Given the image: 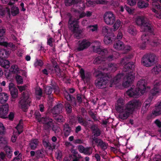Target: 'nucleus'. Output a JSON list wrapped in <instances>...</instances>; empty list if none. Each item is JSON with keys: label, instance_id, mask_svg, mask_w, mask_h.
I'll use <instances>...</instances> for the list:
<instances>
[{"label": "nucleus", "instance_id": "37", "mask_svg": "<svg viewBox=\"0 0 161 161\" xmlns=\"http://www.w3.org/2000/svg\"><path fill=\"white\" fill-rule=\"evenodd\" d=\"M19 13V9L18 7L13 6L11 9V13L13 16H14Z\"/></svg>", "mask_w": 161, "mask_h": 161}, {"label": "nucleus", "instance_id": "10", "mask_svg": "<svg viewBox=\"0 0 161 161\" xmlns=\"http://www.w3.org/2000/svg\"><path fill=\"white\" fill-rule=\"evenodd\" d=\"M135 77V73L130 72L124 78L122 85L125 87H127L130 85L134 81Z\"/></svg>", "mask_w": 161, "mask_h": 161}, {"label": "nucleus", "instance_id": "43", "mask_svg": "<svg viewBox=\"0 0 161 161\" xmlns=\"http://www.w3.org/2000/svg\"><path fill=\"white\" fill-rule=\"evenodd\" d=\"M109 27L107 25L103 26L102 29V33L104 35L106 36L109 32Z\"/></svg>", "mask_w": 161, "mask_h": 161}, {"label": "nucleus", "instance_id": "39", "mask_svg": "<svg viewBox=\"0 0 161 161\" xmlns=\"http://www.w3.org/2000/svg\"><path fill=\"white\" fill-rule=\"evenodd\" d=\"M98 28V25L95 24L93 25H90L87 26V29H89V31L94 32L97 31Z\"/></svg>", "mask_w": 161, "mask_h": 161}, {"label": "nucleus", "instance_id": "58", "mask_svg": "<svg viewBox=\"0 0 161 161\" xmlns=\"http://www.w3.org/2000/svg\"><path fill=\"white\" fill-rule=\"evenodd\" d=\"M62 153L60 150H58L55 153V156L58 159H60L62 157Z\"/></svg>", "mask_w": 161, "mask_h": 161}, {"label": "nucleus", "instance_id": "61", "mask_svg": "<svg viewBox=\"0 0 161 161\" xmlns=\"http://www.w3.org/2000/svg\"><path fill=\"white\" fill-rule=\"evenodd\" d=\"M54 41V40L52 37L48 38L47 42V44L51 47H52L53 46V42Z\"/></svg>", "mask_w": 161, "mask_h": 161}, {"label": "nucleus", "instance_id": "18", "mask_svg": "<svg viewBox=\"0 0 161 161\" xmlns=\"http://www.w3.org/2000/svg\"><path fill=\"white\" fill-rule=\"evenodd\" d=\"M93 140L97 144V146H99L101 148L104 150H105L107 148L108 144L103 142L101 139H98L94 137L93 138Z\"/></svg>", "mask_w": 161, "mask_h": 161}, {"label": "nucleus", "instance_id": "51", "mask_svg": "<svg viewBox=\"0 0 161 161\" xmlns=\"http://www.w3.org/2000/svg\"><path fill=\"white\" fill-rule=\"evenodd\" d=\"M5 128L3 124L0 123V135H2L5 134Z\"/></svg>", "mask_w": 161, "mask_h": 161}, {"label": "nucleus", "instance_id": "21", "mask_svg": "<svg viewBox=\"0 0 161 161\" xmlns=\"http://www.w3.org/2000/svg\"><path fill=\"white\" fill-rule=\"evenodd\" d=\"M108 53L107 55H106L105 56H103L104 57V61H112L114 59L118 58V56H119V53L117 52L114 53V55H110L108 56Z\"/></svg>", "mask_w": 161, "mask_h": 161}, {"label": "nucleus", "instance_id": "42", "mask_svg": "<svg viewBox=\"0 0 161 161\" xmlns=\"http://www.w3.org/2000/svg\"><path fill=\"white\" fill-rule=\"evenodd\" d=\"M153 1L152 3V6L153 7L157 9L160 8V5L158 2H160V0H152Z\"/></svg>", "mask_w": 161, "mask_h": 161}, {"label": "nucleus", "instance_id": "12", "mask_svg": "<svg viewBox=\"0 0 161 161\" xmlns=\"http://www.w3.org/2000/svg\"><path fill=\"white\" fill-rule=\"evenodd\" d=\"M147 80L145 79H141L139 80L137 84L136 88L141 95L144 94L147 87Z\"/></svg>", "mask_w": 161, "mask_h": 161}, {"label": "nucleus", "instance_id": "23", "mask_svg": "<svg viewBox=\"0 0 161 161\" xmlns=\"http://www.w3.org/2000/svg\"><path fill=\"white\" fill-rule=\"evenodd\" d=\"M6 11L4 10L2 6H0V17H3L5 15L10 17V11L9 8H6Z\"/></svg>", "mask_w": 161, "mask_h": 161}, {"label": "nucleus", "instance_id": "53", "mask_svg": "<svg viewBox=\"0 0 161 161\" xmlns=\"http://www.w3.org/2000/svg\"><path fill=\"white\" fill-rule=\"evenodd\" d=\"M35 93L36 95L41 96L42 94V91L40 87H36L35 89Z\"/></svg>", "mask_w": 161, "mask_h": 161}, {"label": "nucleus", "instance_id": "22", "mask_svg": "<svg viewBox=\"0 0 161 161\" xmlns=\"http://www.w3.org/2000/svg\"><path fill=\"white\" fill-rule=\"evenodd\" d=\"M150 93L152 97H157L161 93V89L159 86H153V88L150 91Z\"/></svg>", "mask_w": 161, "mask_h": 161}, {"label": "nucleus", "instance_id": "9", "mask_svg": "<svg viewBox=\"0 0 161 161\" xmlns=\"http://www.w3.org/2000/svg\"><path fill=\"white\" fill-rule=\"evenodd\" d=\"M91 45V43L88 40L83 39L79 41L77 45L75 47L74 50L76 52L82 51L87 48Z\"/></svg>", "mask_w": 161, "mask_h": 161}, {"label": "nucleus", "instance_id": "45", "mask_svg": "<svg viewBox=\"0 0 161 161\" xmlns=\"http://www.w3.org/2000/svg\"><path fill=\"white\" fill-rule=\"evenodd\" d=\"M112 42V40L109 36H105L104 39V42L106 44L108 45L111 44Z\"/></svg>", "mask_w": 161, "mask_h": 161}, {"label": "nucleus", "instance_id": "6", "mask_svg": "<svg viewBox=\"0 0 161 161\" xmlns=\"http://www.w3.org/2000/svg\"><path fill=\"white\" fill-rule=\"evenodd\" d=\"M30 96V94L27 92L22 93L21 100L19 102V106L24 111H26L30 105L31 101Z\"/></svg>", "mask_w": 161, "mask_h": 161}, {"label": "nucleus", "instance_id": "40", "mask_svg": "<svg viewBox=\"0 0 161 161\" xmlns=\"http://www.w3.org/2000/svg\"><path fill=\"white\" fill-rule=\"evenodd\" d=\"M43 144L46 147L49 148L51 147V144L48 141V137L47 136H45V139L43 140Z\"/></svg>", "mask_w": 161, "mask_h": 161}, {"label": "nucleus", "instance_id": "49", "mask_svg": "<svg viewBox=\"0 0 161 161\" xmlns=\"http://www.w3.org/2000/svg\"><path fill=\"white\" fill-rule=\"evenodd\" d=\"M65 107L67 113H69L71 112L72 107L69 103H66L65 104Z\"/></svg>", "mask_w": 161, "mask_h": 161}, {"label": "nucleus", "instance_id": "33", "mask_svg": "<svg viewBox=\"0 0 161 161\" xmlns=\"http://www.w3.org/2000/svg\"><path fill=\"white\" fill-rule=\"evenodd\" d=\"M23 121L21 120L19 121V124L15 128L17 130V131H16L17 132V133H16V135H19L23 131Z\"/></svg>", "mask_w": 161, "mask_h": 161}, {"label": "nucleus", "instance_id": "15", "mask_svg": "<svg viewBox=\"0 0 161 161\" xmlns=\"http://www.w3.org/2000/svg\"><path fill=\"white\" fill-rule=\"evenodd\" d=\"M126 93L129 97H137L141 95L139 91L133 86L126 91Z\"/></svg>", "mask_w": 161, "mask_h": 161}, {"label": "nucleus", "instance_id": "41", "mask_svg": "<svg viewBox=\"0 0 161 161\" xmlns=\"http://www.w3.org/2000/svg\"><path fill=\"white\" fill-rule=\"evenodd\" d=\"M161 7L160 6V8ZM159 9H157L155 8L152 7V10L153 12L155 13V16L157 18L159 19H161V12H158L157 9H159Z\"/></svg>", "mask_w": 161, "mask_h": 161}, {"label": "nucleus", "instance_id": "19", "mask_svg": "<svg viewBox=\"0 0 161 161\" xmlns=\"http://www.w3.org/2000/svg\"><path fill=\"white\" fill-rule=\"evenodd\" d=\"M53 89L54 92H56V93L58 92L59 91L58 87L57 86H52V87L50 86L46 87L45 89V93L47 95L51 94Z\"/></svg>", "mask_w": 161, "mask_h": 161}, {"label": "nucleus", "instance_id": "57", "mask_svg": "<svg viewBox=\"0 0 161 161\" xmlns=\"http://www.w3.org/2000/svg\"><path fill=\"white\" fill-rule=\"evenodd\" d=\"M4 150L6 151L7 154H11L12 153V151L10 147L9 146H6L4 148Z\"/></svg>", "mask_w": 161, "mask_h": 161}, {"label": "nucleus", "instance_id": "4", "mask_svg": "<svg viewBox=\"0 0 161 161\" xmlns=\"http://www.w3.org/2000/svg\"><path fill=\"white\" fill-rule=\"evenodd\" d=\"M134 22L136 25L140 27L142 31L153 32V28L150 21L145 17L138 16L135 18Z\"/></svg>", "mask_w": 161, "mask_h": 161}, {"label": "nucleus", "instance_id": "7", "mask_svg": "<svg viewBox=\"0 0 161 161\" xmlns=\"http://www.w3.org/2000/svg\"><path fill=\"white\" fill-rule=\"evenodd\" d=\"M155 55L153 54L149 53L144 55L141 60V63L146 67L152 66L155 63Z\"/></svg>", "mask_w": 161, "mask_h": 161}, {"label": "nucleus", "instance_id": "3", "mask_svg": "<svg viewBox=\"0 0 161 161\" xmlns=\"http://www.w3.org/2000/svg\"><path fill=\"white\" fill-rule=\"evenodd\" d=\"M67 15L69 17L68 23L69 28L75 34L76 38H80L82 30L79 29V20L80 18L86 16V12H81L80 14L79 18L78 19L74 18L70 13H68Z\"/></svg>", "mask_w": 161, "mask_h": 161}, {"label": "nucleus", "instance_id": "54", "mask_svg": "<svg viewBox=\"0 0 161 161\" xmlns=\"http://www.w3.org/2000/svg\"><path fill=\"white\" fill-rule=\"evenodd\" d=\"M124 8H125L126 11L128 12V13L130 14H132L134 13V9L131 8L127 6L126 5H125Z\"/></svg>", "mask_w": 161, "mask_h": 161}, {"label": "nucleus", "instance_id": "24", "mask_svg": "<svg viewBox=\"0 0 161 161\" xmlns=\"http://www.w3.org/2000/svg\"><path fill=\"white\" fill-rule=\"evenodd\" d=\"M8 99V96L5 92L0 93V103H5Z\"/></svg>", "mask_w": 161, "mask_h": 161}, {"label": "nucleus", "instance_id": "56", "mask_svg": "<svg viewBox=\"0 0 161 161\" xmlns=\"http://www.w3.org/2000/svg\"><path fill=\"white\" fill-rule=\"evenodd\" d=\"M17 133V131H14L13 135L11 138V141L13 142H14L16 141L17 136H18L16 135Z\"/></svg>", "mask_w": 161, "mask_h": 161}, {"label": "nucleus", "instance_id": "32", "mask_svg": "<svg viewBox=\"0 0 161 161\" xmlns=\"http://www.w3.org/2000/svg\"><path fill=\"white\" fill-rule=\"evenodd\" d=\"M71 132V130L68 124H65L64 125V132L65 136L67 137L69 136Z\"/></svg>", "mask_w": 161, "mask_h": 161}, {"label": "nucleus", "instance_id": "11", "mask_svg": "<svg viewBox=\"0 0 161 161\" xmlns=\"http://www.w3.org/2000/svg\"><path fill=\"white\" fill-rule=\"evenodd\" d=\"M94 52L100 54L102 56H105L108 53L107 49H103L100 46V43L97 41L95 42L94 45L93 46Z\"/></svg>", "mask_w": 161, "mask_h": 161}, {"label": "nucleus", "instance_id": "5", "mask_svg": "<svg viewBox=\"0 0 161 161\" xmlns=\"http://www.w3.org/2000/svg\"><path fill=\"white\" fill-rule=\"evenodd\" d=\"M145 32H146L143 34L141 37L142 43L140 45V48L142 49H144L145 48L146 46L148 44L153 46H156L158 45L160 43V40H158L157 38H156L154 40H152V39L149 37L148 34H147V32H149L153 34V31L151 33L148 31Z\"/></svg>", "mask_w": 161, "mask_h": 161}, {"label": "nucleus", "instance_id": "30", "mask_svg": "<svg viewBox=\"0 0 161 161\" xmlns=\"http://www.w3.org/2000/svg\"><path fill=\"white\" fill-rule=\"evenodd\" d=\"M39 143V141L38 139H33L31 141L29 145L31 149H35L37 147Z\"/></svg>", "mask_w": 161, "mask_h": 161}, {"label": "nucleus", "instance_id": "28", "mask_svg": "<svg viewBox=\"0 0 161 161\" xmlns=\"http://www.w3.org/2000/svg\"><path fill=\"white\" fill-rule=\"evenodd\" d=\"M127 31L130 34L133 36L136 35L137 33L136 27L132 25L129 26L128 27Z\"/></svg>", "mask_w": 161, "mask_h": 161}, {"label": "nucleus", "instance_id": "31", "mask_svg": "<svg viewBox=\"0 0 161 161\" xmlns=\"http://www.w3.org/2000/svg\"><path fill=\"white\" fill-rule=\"evenodd\" d=\"M124 47L123 43L120 41L117 42L114 45V47L117 50H122Z\"/></svg>", "mask_w": 161, "mask_h": 161}, {"label": "nucleus", "instance_id": "29", "mask_svg": "<svg viewBox=\"0 0 161 161\" xmlns=\"http://www.w3.org/2000/svg\"><path fill=\"white\" fill-rule=\"evenodd\" d=\"M152 114L155 116L161 114V108L158 103L156 105L155 108L153 110Z\"/></svg>", "mask_w": 161, "mask_h": 161}, {"label": "nucleus", "instance_id": "62", "mask_svg": "<svg viewBox=\"0 0 161 161\" xmlns=\"http://www.w3.org/2000/svg\"><path fill=\"white\" fill-rule=\"evenodd\" d=\"M43 62L41 60H37L34 63V65L35 66H41L43 65Z\"/></svg>", "mask_w": 161, "mask_h": 161}, {"label": "nucleus", "instance_id": "52", "mask_svg": "<svg viewBox=\"0 0 161 161\" xmlns=\"http://www.w3.org/2000/svg\"><path fill=\"white\" fill-rule=\"evenodd\" d=\"M83 153L86 154L90 155L92 153V151L90 147L85 148Z\"/></svg>", "mask_w": 161, "mask_h": 161}, {"label": "nucleus", "instance_id": "46", "mask_svg": "<svg viewBox=\"0 0 161 161\" xmlns=\"http://www.w3.org/2000/svg\"><path fill=\"white\" fill-rule=\"evenodd\" d=\"M7 140L5 138L0 136V146H3L7 144Z\"/></svg>", "mask_w": 161, "mask_h": 161}, {"label": "nucleus", "instance_id": "27", "mask_svg": "<svg viewBox=\"0 0 161 161\" xmlns=\"http://www.w3.org/2000/svg\"><path fill=\"white\" fill-rule=\"evenodd\" d=\"M137 5L140 8H146L149 5L148 3L144 2L143 0H137Z\"/></svg>", "mask_w": 161, "mask_h": 161}, {"label": "nucleus", "instance_id": "60", "mask_svg": "<svg viewBox=\"0 0 161 161\" xmlns=\"http://www.w3.org/2000/svg\"><path fill=\"white\" fill-rule=\"evenodd\" d=\"M10 47L13 50H15L17 48V47L14 44L12 43H7V47Z\"/></svg>", "mask_w": 161, "mask_h": 161}, {"label": "nucleus", "instance_id": "44", "mask_svg": "<svg viewBox=\"0 0 161 161\" xmlns=\"http://www.w3.org/2000/svg\"><path fill=\"white\" fill-rule=\"evenodd\" d=\"M6 38L5 37H0V45L7 47V42L5 41Z\"/></svg>", "mask_w": 161, "mask_h": 161}, {"label": "nucleus", "instance_id": "59", "mask_svg": "<svg viewBox=\"0 0 161 161\" xmlns=\"http://www.w3.org/2000/svg\"><path fill=\"white\" fill-rule=\"evenodd\" d=\"M80 75L81 77L82 78V80L85 81V79L87 78L85 76V75L84 70L83 69H81L80 70Z\"/></svg>", "mask_w": 161, "mask_h": 161}, {"label": "nucleus", "instance_id": "8", "mask_svg": "<svg viewBox=\"0 0 161 161\" xmlns=\"http://www.w3.org/2000/svg\"><path fill=\"white\" fill-rule=\"evenodd\" d=\"M103 19L107 25H112L115 21V16L114 13L110 11L106 12L103 15Z\"/></svg>", "mask_w": 161, "mask_h": 161}, {"label": "nucleus", "instance_id": "16", "mask_svg": "<svg viewBox=\"0 0 161 161\" xmlns=\"http://www.w3.org/2000/svg\"><path fill=\"white\" fill-rule=\"evenodd\" d=\"M9 106L8 104L0 106V117L6 119L8 111Z\"/></svg>", "mask_w": 161, "mask_h": 161}, {"label": "nucleus", "instance_id": "35", "mask_svg": "<svg viewBox=\"0 0 161 161\" xmlns=\"http://www.w3.org/2000/svg\"><path fill=\"white\" fill-rule=\"evenodd\" d=\"M161 71V66L158 64L155 66L152 69V72L155 74H158Z\"/></svg>", "mask_w": 161, "mask_h": 161}, {"label": "nucleus", "instance_id": "55", "mask_svg": "<svg viewBox=\"0 0 161 161\" xmlns=\"http://www.w3.org/2000/svg\"><path fill=\"white\" fill-rule=\"evenodd\" d=\"M137 1V0H127V4L130 6L136 5Z\"/></svg>", "mask_w": 161, "mask_h": 161}, {"label": "nucleus", "instance_id": "25", "mask_svg": "<svg viewBox=\"0 0 161 161\" xmlns=\"http://www.w3.org/2000/svg\"><path fill=\"white\" fill-rule=\"evenodd\" d=\"M10 64L9 61L0 58V65L1 66L5 68L8 69L9 67Z\"/></svg>", "mask_w": 161, "mask_h": 161}, {"label": "nucleus", "instance_id": "17", "mask_svg": "<svg viewBox=\"0 0 161 161\" xmlns=\"http://www.w3.org/2000/svg\"><path fill=\"white\" fill-rule=\"evenodd\" d=\"M105 65H103V66L102 68V69L103 70L115 71L117 70L118 67L117 64L114 63L109 64L107 67H105Z\"/></svg>", "mask_w": 161, "mask_h": 161}, {"label": "nucleus", "instance_id": "14", "mask_svg": "<svg viewBox=\"0 0 161 161\" xmlns=\"http://www.w3.org/2000/svg\"><path fill=\"white\" fill-rule=\"evenodd\" d=\"M132 57V55H130L128 57H125L121 60L120 62L121 64L122 65H124L125 67L127 68L128 69H133L134 67V63L133 62H128L129 59Z\"/></svg>", "mask_w": 161, "mask_h": 161}, {"label": "nucleus", "instance_id": "50", "mask_svg": "<svg viewBox=\"0 0 161 161\" xmlns=\"http://www.w3.org/2000/svg\"><path fill=\"white\" fill-rule=\"evenodd\" d=\"M16 80L18 84H20L23 83V79L21 76L17 75L16 76Z\"/></svg>", "mask_w": 161, "mask_h": 161}, {"label": "nucleus", "instance_id": "47", "mask_svg": "<svg viewBox=\"0 0 161 161\" xmlns=\"http://www.w3.org/2000/svg\"><path fill=\"white\" fill-rule=\"evenodd\" d=\"M44 152L42 150H38L36 152V157H42L44 156Z\"/></svg>", "mask_w": 161, "mask_h": 161}, {"label": "nucleus", "instance_id": "1", "mask_svg": "<svg viewBox=\"0 0 161 161\" xmlns=\"http://www.w3.org/2000/svg\"><path fill=\"white\" fill-rule=\"evenodd\" d=\"M142 105V103L138 100L133 99L124 105L123 100L120 98L117 100L115 109L119 113V118L125 120L128 118L135 109L140 108Z\"/></svg>", "mask_w": 161, "mask_h": 161}, {"label": "nucleus", "instance_id": "36", "mask_svg": "<svg viewBox=\"0 0 161 161\" xmlns=\"http://www.w3.org/2000/svg\"><path fill=\"white\" fill-rule=\"evenodd\" d=\"M121 21L119 19H117L115 21L113 26L114 31H115L117 30L121 25Z\"/></svg>", "mask_w": 161, "mask_h": 161}, {"label": "nucleus", "instance_id": "64", "mask_svg": "<svg viewBox=\"0 0 161 161\" xmlns=\"http://www.w3.org/2000/svg\"><path fill=\"white\" fill-rule=\"evenodd\" d=\"M93 133L94 135L95 136H99L100 135V132L99 129L97 128L96 129H95L93 130Z\"/></svg>", "mask_w": 161, "mask_h": 161}, {"label": "nucleus", "instance_id": "20", "mask_svg": "<svg viewBox=\"0 0 161 161\" xmlns=\"http://www.w3.org/2000/svg\"><path fill=\"white\" fill-rule=\"evenodd\" d=\"M63 108V105L61 104H57L52 109L51 112L53 114H58L61 113Z\"/></svg>", "mask_w": 161, "mask_h": 161}, {"label": "nucleus", "instance_id": "38", "mask_svg": "<svg viewBox=\"0 0 161 161\" xmlns=\"http://www.w3.org/2000/svg\"><path fill=\"white\" fill-rule=\"evenodd\" d=\"M103 62H104V57L98 56L93 61V63L95 64H98L101 63Z\"/></svg>", "mask_w": 161, "mask_h": 161}, {"label": "nucleus", "instance_id": "26", "mask_svg": "<svg viewBox=\"0 0 161 161\" xmlns=\"http://www.w3.org/2000/svg\"><path fill=\"white\" fill-rule=\"evenodd\" d=\"M153 98V97H150L147 99L144 102L143 106L142 108V110L146 111L150 106V103Z\"/></svg>", "mask_w": 161, "mask_h": 161}, {"label": "nucleus", "instance_id": "13", "mask_svg": "<svg viewBox=\"0 0 161 161\" xmlns=\"http://www.w3.org/2000/svg\"><path fill=\"white\" fill-rule=\"evenodd\" d=\"M35 115L38 121L39 122H41L44 124L45 126H47V128H49L51 126L52 121L49 120L48 118H41L40 114L38 111H36L35 113Z\"/></svg>", "mask_w": 161, "mask_h": 161}, {"label": "nucleus", "instance_id": "2", "mask_svg": "<svg viewBox=\"0 0 161 161\" xmlns=\"http://www.w3.org/2000/svg\"><path fill=\"white\" fill-rule=\"evenodd\" d=\"M98 78L95 81V85L96 86L99 88H104L107 87L108 85L111 87L114 85H116L121 80V79L123 78V75L122 74H119L114 77L113 80L108 75H104L102 73H100L97 75Z\"/></svg>", "mask_w": 161, "mask_h": 161}, {"label": "nucleus", "instance_id": "48", "mask_svg": "<svg viewBox=\"0 0 161 161\" xmlns=\"http://www.w3.org/2000/svg\"><path fill=\"white\" fill-rule=\"evenodd\" d=\"M12 97L14 98H17L18 95V90L17 89L10 91Z\"/></svg>", "mask_w": 161, "mask_h": 161}, {"label": "nucleus", "instance_id": "34", "mask_svg": "<svg viewBox=\"0 0 161 161\" xmlns=\"http://www.w3.org/2000/svg\"><path fill=\"white\" fill-rule=\"evenodd\" d=\"M20 71V69L18 66L15 64L12 65L10 69V72L14 74L19 73Z\"/></svg>", "mask_w": 161, "mask_h": 161}, {"label": "nucleus", "instance_id": "63", "mask_svg": "<svg viewBox=\"0 0 161 161\" xmlns=\"http://www.w3.org/2000/svg\"><path fill=\"white\" fill-rule=\"evenodd\" d=\"M64 95L65 97L68 101H70L73 98L67 92H64Z\"/></svg>", "mask_w": 161, "mask_h": 161}]
</instances>
